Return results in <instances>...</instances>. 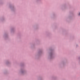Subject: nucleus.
Returning a JSON list of instances; mask_svg holds the SVG:
<instances>
[{
  "label": "nucleus",
  "mask_w": 80,
  "mask_h": 80,
  "mask_svg": "<svg viewBox=\"0 0 80 80\" xmlns=\"http://www.w3.org/2000/svg\"><path fill=\"white\" fill-rule=\"evenodd\" d=\"M79 15H80V12L79 14Z\"/></svg>",
  "instance_id": "f257e3e1"
}]
</instances>
